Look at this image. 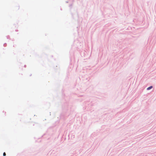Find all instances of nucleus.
<instances>
[{"label":"nucleus","mask_w":156,"mask_h":156,"mask_svg":"<svg viewBox=\"0 0 156 156\" xmlns=\"http://www.w3.org/2000/svg\"><path fill=\"white\" fill-rule=\"evenodd\" d=\"M152 88V86H150L149 87H148V88H147V90H149L150 89H151Z\"/></svg>","instance_id":"1"},{"label":"nucleus","mask_w":156,"mask_h":156,"mask_svg":"<svg viewBox=\"0 0 156 156\" xmlns=\"http://www.w3.org/2000/svg\"><path fill=\"white\" fill-rule=\"evenodd\" d=\"M3 155L4 156H6V154H5V152H4V153H3Z\"/></svg>","instance_id":"2"}]
</instances>
